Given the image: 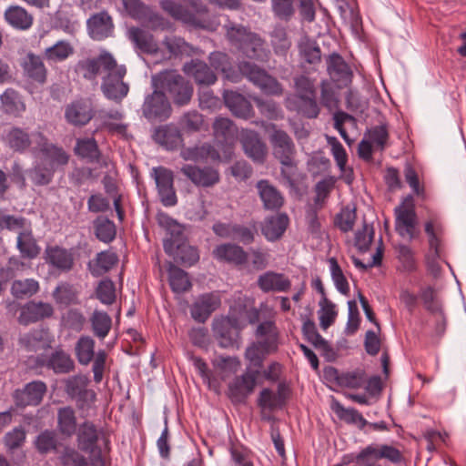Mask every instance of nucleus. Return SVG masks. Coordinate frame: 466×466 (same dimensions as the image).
<instances>
[{
	"label": "nucleus",
	"mask_w": 466,
	"mask_h": 466,
	"mask_svg": "<svg viewBox=\"0 0 466 466\" xmlns=\"http://www.w3.org/2000/svg\"><path fill=\"white\" fill-rule=\"evenodd\" d=\"M93 333L100 339H104L112 327V319L105 311L95 310L90 317Z\"/></svg>",
	"instance_id": "obj_55"
},
{
	"label": "nucleus",
	"mask_w": 466,
	"mask_h": 466,
	"mask_svg": "<svg viewBox=\"0 0 466 466\" xmlns=\"http://www.w3.org/2000/svg\"><path fill=\"white\" fill-rule=\"evenodd\" d=\"M116 66V59L111 53L102 50L96 57H87L80 59L75 66L76 74L83 78L93 81L101 71L106 72L112 70Z\"/></svg>",
	"instance_id": "obj_8"
},
{
	"label": "nucleus",
	"mask_w": 466,
	"mask_h": 466,
	"mask_svg": "<svg viewBox=\"0 0 466 466\" xmlns=\"http://www.w3.org/2000/svg\"><path fill=\"white\" fill-rule=\"evenodd\" d=\"M34 133H30L28 128L12 127L5 134L6 145L14 152L24 154L29 151L33 143H35Z\"/></svg>",
	"instance_id": "obj_28"
},
{
	"label": "nucleus",
	"mask_w": 466,
	"mask_h": 466,
	"mask_svg": "<svg viewBox=\"0 0 466 466\" xmlns=\"http://www.w3.org/2000/svg\"><path fill=\"white\" fill-rule=\"evenodd\" d=\"M327 376L333 377L341 387L360 389L366 381V374L363 370H356L349 372L339 373L338 370L329 367L325 370Z\"/></svg>",
	"instance_id": "obj_40"
},
{
	"label": "nucleus",
	"mask_w": 466,
	"mask_h": 466,
	"mask_svg": "<svg viewBox=\"0 0 466 466\" xmlns=\"http://www.w3.org/2000/svg\"><path fill=\"white\" fill-rule=\"evenodd\" d=\"M224 28L226 38L230 46L241 56L258 62L268 60L270 51L267 47L266 40L260 35L232 22L226 24Z\"/></svg>",
	"instance_id": "obj_1"
},
{
	"label": "nucleus",
	"mask_w": 466,
	"mask_h": 466,
	"mask_svg": "<svg viewBox=\"0 0 466 466\" xmlns=\"http://www.w3.org/2000/svg\"><path fill=\"white\" fill-rule=\"evenodd\" d=\"M75 153L91 163L98 162L101 156L97 142L94 137L77 138Z\"/></svg>",
	"instance_id": "obj_51"
},
{
	"label": "nucleus",
	"mask_w": 466,
	"mask_h": 466,
	"mask_svg": "<svg viewBox=\"0 0 466 466\" xmlns=\"http://www.w3.org/2000/svg\"><path fill=\"white\" fill-rule=\"evenodd\" d=\"M44 59L43 56L29 52L21 64L24 76L33 83L38 85L46 83L47 68L45 66Z\"/></svg>",
	"instance_id": "obj_25"
},
{
	"label": "nucleus",
	"mask_w": 466,
	"mask_h": 466,
	"mask_svg": "<svg viewBox=\"0 0 466 466\" xmlns=\"http://www.w3.org/2000/svg\"><path fill=\"white\" fill-rule=\"evenodd\" d=\"M357 219L356 206L350 208L349 206L342 208L340 211L335 215L333 223L335 228L343 233H348L353 229Z\"/></svg>",
	"instance_id": "obj_57"
},
{
	"label": "nucleus",
	"mask_w": 466,
	"mask_h": 466,
	"mask_svg": "<svg viewBox=\"0 0 466 466\" xmlns=\"http://www.w3.org/2000/svg\"><path fill=\"white\" fill-rule=\"evenodd\" d=\"M54 300L59 305L69 306L76 303L77 292L68 282H60L52 293Z\"/></svg>",
	"instance_id": "obj_58"
},
{
	"label": "nucleus",
	"mask_w": 466,
	"mask_h": 466,
	"mask_svg": "<svg viewBox=\"0 0 466 466\" xmlns=\"http://www.w3.org/2000/svg\"><path fill=\"white\" fill-rule=\"evenodd\" d=\"M298 49L300 57L309 65H317L321 62V51L318 43L304 35L298 43Z\"/></svg>",
	"instance_id": "obj_50"
},
{
	"label": "nucleus",
	"mask_w": 466,
	"mask_h": 466,
	"mask_svg": "<svg viewBox=\"0 0 466 466\" xmlns=\"http://www.w3.org/2000/svg\"><path fill=\"white\" fill-rule=\"evenodd\" d=\"M220 304L221 299L218 293L209 292L202 294L191 305V317L194 320L204 323L219 308Z\"/></svg>",
	"instance_id": "obj_22"
},
{
	"label": "nucleus",
	"mask_w": 466,
	"mask_h": 466,
	"mask_svg": "<svg viewBox=\"0 0 466 466\" xmlns=\"http://www.w3.org/2000/svg\"><path fill=\"white\" fill-rule=\"evenodd\" d=\"M178 126L179 129L187 133L198 132L204 126V117L196 110L188 111L180 116Z\"/></svg>",
	"instance_id": "obj_60"
},
{
	"label": "nucleus",
	"mask_w": 466,
	"mask_h": 466,
	"mask_svg": "<svg viewBox=\"0 0 466 466\" xmlns=\"http://www.w3.org/2000/svg\"><path fill=\"white\" fill-rule=\"evenodd\" d=\"M56 430L64 437L70 438L77 431L76 410L71 406H64L56 411Z\"/></svg>",
	"instance_id": "obj_38"
},
{
	"label": "nucleus",
	"mask_w": 466,
	"mask_h": 466,
	"mask_svg": "<svg viewBox=\"0 0 466 466\" xmlns=\"http://www.w3.org/2000/svg\"><path fill=\"white\" fill-rule=\"evenodd\" d=\"M74 53L75 48L69 41L59 40L44 50L43 57L49 65H52L66 61Z\"/></svg>",
	"instance_id": "obj_48"
},
{
	"label": "nucleus",
	"mask_w": 466,
	"mask_h": 466,
	"mask_svg": "<svg viewBox=\"0 0 466 466\" xmlns=\"http://www.w3.org/2000/svg\"><path fill=\"white\" fill-rule=\"evenodd\" d=\"M46 263L59 274L68 273L75 267V256L71 249L58 245L47 246L45 249Z\"/></svg>",
	"instance_id": "obj_17"
},
{
	"label": "nucleus",
	"mask_w": 466,
	"mask_h": 466,
	"mask_svg": "<svg viewBox=\"0 0 466 466\" xmlns=\"http://www.w3.org/2000/svg\"><path fill=\"white\" fill-rule=\"evenodd\" d=\"M33 137L35 138V149L42 154L41 162L48 167H52L55 170L68 163V154L63 147L49 142V139L43 132L35 131Z\"/></svg>",
	"instance_id": "obj_10"
},
{
	"label": "nucleus",
	"mask_w": 466,
	"mask_h": 466,
	"mask_svg": "<svg viewBox=\"0 0 466 466\" xmlns=\"http://www.w3.org/2000/svg\"><path fill=\"white\" fill-rule=\"evenodd\" d=\"M270 46L277 56L286 57L292 46L287 28L282 25H276L268 34Z\"/></svg>",
	"instance_id": "obj_43"
},
{
	"label": "nucleus",
	"mask_w": 466,
	"mask_h": 466,
	"mask_svg": "<svg viewBox=\"0 0 466 466\" xmlns=\"http://www.w3.org/2000/svg\"><path fill=\"white\" fill-rule=\"evenodd\" d=\"M295 110L307 118H317L320 112V107L317 101V94L297 97Z\"/></svg>",
	"instance_id": "obj_56"
},
{
	"label": "nucleus",
	"mask_w": 466,
	"mask_h": 466,
	"mask_svg": "<svg viewBox=\"0 0 466 466\" xmlns=\"http://www.w3.org/2000/svg\"><path fill=\"white\" fill-rule=\"evenodd\" d=\"M258 287L265 293L287 292L291 288V281L282 273L267 271L261 274L257 280Z\"/></svg>",
	"instance_id": "obj_31"
},
{
	"label": "nucleus",
	"mask_w": 466,
	"mask_h": 466,
	"mask_svg": "<svg viewBox=\"0 0 466 466\" xmlns=\"http://www.w3.org/2000/svg\"><path fill=\"white\" fill-rule=\"evenodd\" d=\"M289 224L288 215L278 213L264 219L261 225V232L268 241H276L284 235Z\"/></svg>",
	"instance_id": "obj_35"
},
{
	"label": "nucleus",
	"mask_w": 466,
	"mask_h": 466,
	"mask_svg": "<svg viewBox=\"0 0 466 466\" xmlns=\"http://www.w3.org/2000/svg\"><path fill=\"white\" fill-rule=\"evenodd\" d=\"M1 110L14 117H21L26 110L23 96L14 88H6L0 95Z\"/></svg>",
	"instance_id": "obj_33"
},
{
	"label": "nucleus",
	"mask_w": 466,
	"mask_h": 466,
	"mask_svg": "<svg viewBox=\"0 0 466 466\" xmlns=\"http://www.w3.org/2000/svg\"><path fill=\"white\" fill-rule=\"evenodd\" d=\"M240 143L245 154L253 161L260 164L265 161L267 147L258 132L253 130L242 131Z\"/></svg>",
	"instance_id": "obj_24"
},
{
	"label": "nucleus",
	"mask_w": 466,
	"mask_h": 466,
	"mask_svg": "<svg viewBox=\"0 0 466 466\" xmlns=\"http://www.w3.org/2000/svg\"><path fill=\"white\" fill-rule=\"evenodd\" d=\"M215 141L235 139L236 128L232 120L228 117H217L213 123Z\"/></svg>",
	"instance_id": "obj_61"
},
{
	"label": "nucleus",
	"mask_w": 466,
	"mask_h": 466,
	"mask_svg": "<svg viewBox=\"0 0 466 466\" xmlns=\"http://www.w3.org/2000/svg\"><path fill=\"white\" fill-rule=\"evenodd\" d=\"M214 257L221 261L241 266L248 260V254L236 244L227 243L218 246L213 251Z\"/></svg>",
	"instance_id": "obj_39"
},
{
	"label": "nucleus",
	"mask_w": 466,
	"mask_h": 466,
	"mask_svg": "<svg viewBox=\"0 0 466 466\" xmlns=\"http://www.w3.org/2000/svg\"><path fill=\"white\" fill-rule=\"evenodd\" d=\"M327 72L330 79L339 87H345L351 83L353 72L344 58L338 53L326 57Z\"/></svg>",
	"instance_id": "obj_21"
},
{
	"label": "nucleus",
	"mask_w": 466,
	"mask_h": 466,
	"mask_svg": "<svg viewBox=\"0 0 466 466\" xmlns=\"http://www.w3.org/2000/svg\"><path fill=\"white\" fill-rule=\"evenodd\" d=\"M89 453L88 458L72 448H66L63 455V462L66 465L73 466H105V460L101 449H95Z\"/></svg>",
	"instance_id": "obj_32"
},
{
	"label": "nucleus",
	"mask_w": 466,
	"mask_h": 466,
	"mask_svg": "<svg viewBox=\"0 0 466 466\" xmlns=\"http://www.w3.org/2000/svg\"><path fill=\"white\" fill-rule=\"evenodd\" d=\"M153 88L168 95L177 106L187 105L193 96L191 83L175 70L162 71L152 76Z\"/></svg>",
	"instance_id": "obj_3"
},
{
	"label": "nucleus",
	"mask_w": 466,
	"mask_h": 466,
	"mask_svg": "<svg viewBox=\"0 0 466 466\" xmlns=\"http://www.w3.org/2000/svg\"><path fill=\"white\" fill-rule=\"evenodd\" d=\"M222 96L225 106L236 117L248 119L254 116L251 103L243 95L233 90H224Z\"/></svg>",
	"instance_id": "obj_26"
},
{
	"label": "nucleus",
	"mask_w": 466,
	"mask_h": 466,
	"mask_svg": "<svg viewBox=\"0 0 466 466\" xmlns=\"http://www.w3.org/2000/svg\"><path fill=\"white\" fill-rule=\"evenodd\" d=\"M154 141L167 150H175L183 145L181 130L174 124L159 126L152 134Z\"/></svg>",
	"instance_id": "obj_27"
},
{
	"label": "nucleus",
	"mask_w": 466,
	"mask_h": 466,
	"mask_svg": "<svg viewBox=\"0 0 466 466\" xmlns=\"http://www.w3.org/2000/svg\"><path fill=\"white\" fill-rule=\"evenodd\" d=\"M54 312V307L51 303L30 300L21 308L18 322L21 325L27 326L46 319H50Z\"/></svg>",
	"instance_id": "obj_20"
},
{
	"label": "nucleus",
	"mask_w": 466,
	"mask_h": 466,
	"mask_svg": "<svg viewBox=\"0 0 466 466\" xmlns=\"http://www.w3.org/2000/svg\"><path fill=\"white\" fill-rule=\"evenodd\" d=\"M167 254L172 256L177 263L185 267H191L199 259L198 249L190 246L187 241L175 247L173 253Z\"/></svg>",
	"instance_id": "obj_52"
},
{
	"label": "nucleus",
	"mask_w": 466,
	"mask_h": 466,
	"mask_svg": "<svg viewBox=\"0 0 466 466\" xmlns=\"http://www.w3.org/2000/svg\"><path fill=\"white\" fill-rule=\"evenodd\" d=\"M26 439V431L23 426L15 427L6 432L3 438L4 445L7 453L13 454L16 450L21 449Z\"/></svg>",
	"instance_id": "obj_59"
},
{
	"label": "nucleus",
	"mask_w": 466,
	"mask_h": 466,
	"mask_svg": "<svg viewBox=\"0 0 466 466\" xmlns=\"http://www.w3.org/2000/svg\"><path fill=\"white\" fill-rule=\"evenodd\" d=\"M319 325L322 329H327L335 322L338 316L336 305L328 298H324V299H320L319 301Z\"/></svg>",
	"instance_id": "obj_64"
},
{
	"label": "nucleus",
	"mask_w": 466,
	"mask_h": 466,
	"mask_svg": "<svg viewBox=\"0 0 466 466\" xmlns=\"http://www.w3.org/2000/svg\"><path fill=\"white\" fill-rule=\"evenodd\" d=\"M5 19L15 29L23 31L29 29L34 21L32 15L18 5L9 6L5 12Z\"/></svg>",
	"instance_id": "obj_49"
},
{
	"label": "nucleus",
	"mask_w": 466,
	"mask_h": 466,
	"mask_svg": "<svg viewBox=\"0 0 466 466\" xmlns=\"http://www.w3.org/2000/svg\"><path fill=\"white\" fill-rule=\"evenodd\" d=\"M168 282L171 290L177 294L187 292L192 288L188 274L172 262H167Z\"/></svg>",
	"instance_id": "obj_46"
},
{
	"label": "nucleus",
	"mask_w": 466,
	"mask_h": 466,
	"mask_svg": "<svg viewBox=\"0 0 466 466\" xmlns=\"http://www.w3.org/2000/svg\"><path fill=\"white\" fill-rule=\"evenodd\" d=\"M404 177L412 193L408 195L402 200L401 204H412L414 201L426 202L431 200L424 185L420 182L419 176L411 165L407 164L405 166Z\"/></svg>",
	"instance_id": "obj_34"
},
{
	"label": "nucleus",
	"mask_w": 466,
	"mask_h": 466,
	"mask_svg": "<svg viewBox=\"0 0 466 466\" xmlns=\"http://www.w3.org/2000/svg\"><path fill=\"white\" fill-rule=\"evenodd\" d=\"M142 115L148 121H166L172 115V106L167 96L154 88L151 94L146 96L141 106Z\"/></svg>",
	"instance_id": "obj_9"
},
{
	"label": "nucleus",
	"mask_w": 466,
	"mask_h": 466,
	"mask_svg": "<svg viewBox=\"0 0 466 466\" xmlns=\"http://www.w3.org/2000/svg\"><path fill=\"white\" fill-rule=\"evenodd\" d=\"M212 331L219 347L228 349L234 347L238 342V332L235 329V321L229 318H218L213 320Z\"/></svg>",
	"instance_id": "obj_23"
},
{
	"label": "nucleus",
	"mask_w": 466,
	"mask_h": 466,
	"mask_svg": "<svg viewBox=\"0 0 466 466\" xmlns=\"http://www.w3.org/2000/svg\"><path fill=\"white\" fill-rule=\"evenodd\" d=\"M181 172L194 184L201 187H212L219 181L218 170L210 167L200 168L193 165H185Z\"/></svg>",
	"instance_id": "obj_30"
},
{
	"label": "nucleus",
	"mask_w": 466,
	"mask_h": 466,
	"mask_svg": "<svg viewBox=\"0 0 466 466\" xmlns=\"http://www.w3.org/2000/svg\"><path fill=\"white\" fill-rule=\"evenodd\" d=\"M46 367L56 374H66L74 370L75 362L71 356L64 350H55L47 358Z\"/></svg>",
	"instance_id": "obj_45"
},
{
	"label": "nucleus",
	"mask_w": 466,
	"mask_h": 466,
	"mask_svg": "<svg viewBox=\"0 0 466 466\" xmlns=\"http://www.w3.org/2000/svg\"><path fill=\"white\" fill-rule=\"evenodd\" d=\"M86 30L94 41H103L114 36L115 25L112 16L106 10L95 13L86 20Z\"/></svg>",
	"instance_id": "obj_16"
},
{
	"label": "nucleus",
	"mask_w": 466,
	"mask_h": 466,
	"mask_svg": "<svg viewBox=\"0 0 466 466\" xmlns=\"http://www.w3.org/2000/svg\"><path fill=\"white\" fill-rule=\"evenodd\" d=\"M269 142L272 155L280 165V175L290 187H295L294 177L298 170L297 149L291 137L284 130L271 125Z\"/></svg>",
	"instance_id": "obj_2"
},
{
	"label": "nucleus",
	"mask_w": 466,
	"mask_h": 466,
	"mask_svg": "<svg viewBox=\"0 0 466 466\" xmlns=\"http://www.w3.org/2000/svg\"><path fill=\"white\" fill-rule=\"evenodd\" d=\"M414 206H396L394 213L396 216L395 229L398 234L404 238L408 237L412 240L418 236L417 215Z\"/></svg>",
	"instance_id": "obj_19"
},
{
	"label": "nucleus",
	"mask_w": 466,
	"mask_h": 466,
	"mask_svg": "<svg viewBox=\"0 0 466 466\" xmlns=\"http://www.w3.org/2000/svg\"><path fill=\"white\" fill-rule=\"evenodd\" d=\"M327 142L331 147V153L336 164L344 177L345 181L350 184L353 180V169L347 167L348 155L342 144L335 137H327Z\"/></svg>",
	"instance_id": "obj_42"
},
{
	"label": "nucleus",
	"mask_w": 466,
	"mask_h": 466,
	"mask_svg": "<svg viewBox=\"0 0 466 466\" xmlns=\"http://www.w3.org/2000/svg\"><path fill=\"white\" fill-rule=\"evenodd\" d=\"M39 291V283L34 279L15 280L11 287L12 294L18 299L31 297Z\"/></svg>",
	"instance_id": "obj_63"
},
{
	"label": "nucleus",
	"mask_w": 466,
	"mask_h": 466,
	"mask_svg": "<svg viewBox=\"0 0 466 466\" xmlns=\"http://www.w3.org/2000/svg\"><path fill=\"white\" fill-rule=\"evenodd\" d=\"M150 176L154 178L159 199L163 204H177L173 172L162 166L153 167Z\"/></svg>",
	"instance_id": "obj_18"
},
{
	"label": "nucleus",
	"mask_w": 466,
	"mask_h": 466,
	"mask_svg": "<svg viewBox=\"0 0 466 466\" xmlns=\"http://www.w3.org/2000/svg\"><path fill=\"white\" fill-rule=\"evenodd\" d=\"M95 340L89 336H80L75 345V355L79 364L87 366L92 360L94 381L100 383L106 370L107 354L104 350L95 352Z\"/></svg>",
	"instance_id": "obj_4"
},
{
	"label": "nucleus",
	"mask_w": 466,
	"mask_h": 466,
	"mask_svg": "<svg viewBox=\"0 0 466 466\" xmlns=\"http://www.w3.org/2000/svg\"><path fill=\"white\" fill-rule=\"evenodd\" d=\"M47 386L42 380H33L26 383L23 388L16 389L13 392V400L17 408L28 406H38L46 394Z\"/></svg>",
	"instance_id": "obj_13"
},
{
	"label": "nucleus",
	"mask_w": 466,
	"mask_h": 466,
	"mask_svg": "<svg viewBox=\"0 0 466 466\" xmlns=\"http://www.w3.org/2000/svg\"><path fill=\"white\" fill-rule=\"evenodd\" d=\"M238 69L243 76L264 94L270 96H281L283 94L284 89L279 80L258 65L242 61L238 64Z\"/></svg>",
	"instance_id": "obj_5"
},
{
	"label": "nucleus",
	"mask_w": 466,
	"mask_h": 466,
	"mask_svg": "<svg viewBox=\"0 0 466 466\" xmlns=\"http://www.w3.org/2000/svg\"><path fill=\"white\" fill-rule=\"evenodd\" d=\"M387 460L388 461L399 464L404 461V457L401 451L388 444H370L362 449L356 455V462H365L370 460L380 461V460Z\"/></svg>",
	"instance_id": "obj_15"
},
{
	"label": "nucleus",
	"mask_w": 466,
	"mask_h": 466,
	"mask_svg": "<svg viewBox=\"0 0 466 466\" xmlns=\"http://www.w3.org/2000/svg\"><path fill=\"white\" fill-rule=\"evenodd\" d=\"M118 263V256L111 250L101 251L87 264L93 277L98 278L111 270Z\"/></svg>",
	"instance_id": "obj_37"
},
{
	"label": "nucleus",
	"mask_w": 466,
	"mask_h": 466,
	"mask_svg": "<svg viewBox=\"0 0 466 466\" xmlns=\"http://www.w3.org/2000/svg\"><path fill=\"white\" fill-rule=\"evenodd\" d=\"M126 74V66L116 62L112 70L106 72L102 78L101 91L107 99L119 103L127 96L129 86L123 80Z\"/></svg>",
	"instance_id": "obj_7"
},
{
	"label": "nucleus",
	"mask_w": 466,
	"mask_h": 466,
	"mask_svg": "<svg viewBox=\"0 0 466 466\" xmlns=\"http://www.w3.org/2000/svg\"><path fill=\"white\" fill-rule=\"evenodd\" d=\"M184 72L191 76L198 86H210L217 81V76L207 63L192 59L183 66Z\"/></svg>",
	"instance_id": "obj_29"
},
{
	"label": "nucleus",
	"mask_w": 466,
	"mask_h": 466,
	"mask_svg": "<svg viewBox=\"0 0 466 466\" xmlns=\"http://www.w3.org/2000/svg\"><path fill=\"white\" fill-rule=\"evenodd\" d=\"M162 9L171 15L174 19L179 20L184 24L195 26L203 27V22L197 15L191 13L179 4L173 0H163L160 3Z\"/></svg>",
	"instance_id": "obj_36"
},
{
	"label": "nucleus",
	"mask_w": 466,
	"mask_h": 466,
	"mask_svg": "<svg viewBox=\"0 0 466 466\" xmlns=\"http://www.w3.org/2000/svg\"><path fill=\"white\" fill-rule=\"evenodd\" d=\"M259 374L258 370H248L240 376H237L228 384V397L234 403H244L247 398L253 393L257 378Z\"/></svg>",
	"instance_id": "obj_14"
},
{
	"label": "nucleus",
	"mask_w": 466,
	"mask_h": 466,
	"mask_svg": "<svg viewBox=\"0 0 466 466\" xmlns=\"http://www.w3.org/2000/svg\"><path fill=\"white\" fill-rule=\"evenodd\" d=\"M96 237L104 243L112 242L116 235L114 222L106 217L99 216L94 221Z\"/></svg>",
	"instance_id": "obj_54"
},
{
	"label": "nucleus",
	"mask_w": 466,
	"mask_h": 466,
	"mask_svg": "<svg viewBox=\"0 0 466 466\" xmlns=\"http://www.w3.org/2000/svg\"><path fill=\"white\" fill-rule=\"evenodd\" d=\"M35 445L41 454L56 451L58 440L56 431L53 430H46L40 432L35 441Z\"/></svg>",
	"instance_id": "obj_62"
},
{
	"label": "nucleus",
	"mask_w": 466,
	"mask_h": 466,
	"mask_svg": "<svg viewBox=\"0 0 466 466\" xmlns=\"http://www.w3.org/2000/svg\"><path fill=\"white\" fill-rule=\"evenodd\" d=\"M235 139L216 141V146L204 143L190 151V157L195 160L211 159L212 161L228 162L234 155Z\"/></svg>",
	"instance_id": "obj_11"
},
{
	"label": "nucleus",
	"mask_w": 466,
	"mask_h": 466,
	"mask_svg": "<svg viewBox=\"0 0 466 466\" xmlns=\"http://www.w3.org/2000/svg\"><path fill=\"white\" fill-rule=\"evenodd\" d=\"M54 335L48 328L38 327L21 335L18 345L26 352L36 353L52 348Z\"/></svg>",
	"instance_id": "obj_12"
},
{
	"label": "nucleus",
	"mask_w": 466,
	"mask_h": 466,
	"mask_svg": "<svg viewBox=\"0 0 466 466\" xmlns=\"http://www.w3.org/2000/svg\"><path fill=\"white\" fill-rule=\"evenodd\" d=\"M98 431L96 425L86 420L80 424L77 431L78 447L82 451H93L97 446Z\"/></svg>",
	"instance_id": "obj_44"
},
{
	"label": "nucleus",
	"mask_w": 466,
	"mask_h": 466,
	"mask_svg": "<svg viewBox=\"0 0 466 466\" xmlns=\"http://www.w3.org/2000/svg\"><path fill=\"white\" fill-rule=\"evenodd\" d=\"M128 38L143 53L152 55L156 54L158 50V46L154 36L149 32L139 27H131L128 30Z\"/></svg>",
	"instance_id": "obj_47"
},
{
	"label": "nucleus",
	"mask_w": 466,
	"mask_h": 466,
	"mask_svg": "<svg viewBox=\"0 0 466 466\" xmlns=\"http://www.w3.org/2000/svg\"><path fill=\"white\" fill-rule=\"evenodd\" d=\"M95 103L90 97H78L64 107V118L66 122L74 127L81 128L88 125L96 116Z\"/></svg>",
	"instance_id": "obj_6"
},
{
	"label": "nucleus",
	"mask_w": 466,
	"mask_h": 466,
	"mask_svg": "<svg viewBox=\"0 0 466 466\" xmlns=\"http://www.w3.org/2000/svg\"><path fill=\"white\" fill-rule=\"evenodd\" d=\"M158 222L167 228L169 237L164 239L163 248L166 253H173L175 247L187 241L183 228L173 220L167 221L162 214H158Z\"/></svg>",
	"instance_id": "obj_41"
},
{
	"label": "nucleus",
	"mask_w": 466,
	"mask_h": 466,
	"mask_svg": "<svg viewBox=\"0 0 466 466\" xmlns=\"http://www.w3.org/2000/svg\"><path fill=\"white\" fill-rule=\"evenodd\" d=\"M16 247L23 258H35L40 253V248L31 232L22 231L17 237Z\"/></svg>",
	"instance_id": "obj_53"
}]
</instances>
